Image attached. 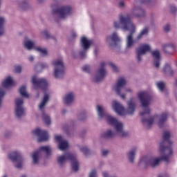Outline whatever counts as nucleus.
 <instances>
[{
  "instance_id": "51",
  "label": "nucleus",
  "mask_w": 177,
  "mask_h": 177,
  "mask_svg": "<svg viewBox=\"0 0 177 177\" xmlns=\"http://www.w3.org/2000/svg\"><path fill=\"white\" fill-rule=\"evenodd\" d=\"M21 177H26V176H22Z\"/></svg>"
},
{
  "instance_id": "11",
  "label": "nucleus",
  "mask_w": 177,
  "mask_h": 177,
  "mask_svg": "<svg viewBox=\"0 0 177 177\" xmlns=\"http://www.w3.org/2000/svg\"><path fill=\"white\" fill-rule=\"evenodd\" d=\"M51 65L53 67V76L57 80L63 78L64 75V63L63 59L58 58L51 62Z\"/></svg>"
},
{
  "instance_id": "40",
  "label": "nucleus",
  "mask_w": 177,
  "mask_h": 177,
  "mask_svg": "<svg viewBox=\"0 0 177 177\" xmlns=\"http://www.w3.org/2000/svg\"><path fill=\"white\" fill-rule=\"evenodd\" d=\"M81 150L84 154L89 153V149H88V147H82Z\"/></svg>"
},
{
  "instance_id": "22",
  "label": "nucleus",
  "mask_w": 177,
  "mask_h": 177,
  "mask_svg": "<svg viewBox=\"0 0 177 177\" xmlns=\"http://www.w3.org/2000/svg\"><path fill=\"white\" fill-rule=\"evenodd\" d=\"M15 82L13 77L11 76H8L5 78L4 81L2 82V86L4 88H10L15 85Z\"/></svg>"
},
{
  "instance_id": "13",
  "label": "nucleus",
  "mask_w": 177,
  "mask_h": 177,
  "mask_svg": "<svg viewBox=\"0 0 177 177\" xmlns=\"http://www.w3.org/2000/svg\"><path fill=\"white\" fill-rule=\"evenodd\" d=\"M46 154V156H50L52 154V148L49 146L41 147L39 150L36 151L32 154V164L37 165L39 164L41 157Z\"/></svg>"
},
{
  "instance_id": "50",
  "label": "nucleus",
  "mask_w": 177,
  "mask_h": 177,
  "mask_svg": "<svg viewBox=\"0 0 177 177\" xmlns=\"http://www.w3.org/2000/svg\"><path fill=\"white\" fill-rule=\"evenodd\" d=\"M73 37H77V35L76 34H73Z\"/></svg>"
},
{
  "instance_id": "52",
  "label": "nucleus",
  "mask_w": 177,
  "mask_h": 177,
  "mask_svg": "<svg viewBox=\"0 0 177 177\" xmlns=\"http://www.w3.org/2000/svg\"><path fill=\"white\" fill-rule=\"evenodd\" d=\"M3 177H8V176H3Z\"/></svg>"
},
{
  "instance_id": "7",
  "label": "nucleus",
  "mask_w": 177,
  "mask_h": 177,
  "mask_svg": "<svg viewBox=\"0 0 177 177\" xmlns=\"http://www.w3.org/2000/svg\"><path fill=\"white\" fill-rule=\"evenodd\" d=\"M106 66H109V67H111V68L115 73H117V71H118V68L112 62H109L107 63L102 62L100 64L99 70L96 72L95 75L93 77V80L94 81V82H100V81H102L104 78V77L107 75V72L106 71V69H104V67H106Z\"/></svg>"
},
{
  "instance_id": "39",
  "label": "nucleus",
  "mask_w": 177,
  "mask_h": 177,
  "mask_svg": "<svg viewBox=\"0 0 177 177\" xmlns=\"http://www.w3.org/2000/svg\"><path fill=\"white\" fill-rule=\"evenodd\" d=\"M88 177H97V171L96 169L91 170Z\"/></svg>"
},
{
  "instance_id": "15",
  "label": "nucleus",
  "mask_w": 177,
  "mask_h": 177,
  "mask_svg": "<svg viewBox=\"0 0 177 177\" xmlns=\"http://www.w3.org/2000/svg\"><path fill=\"white\" fill-rule=\"evenodd\" d=\"M24 100L21 97H18L15 100V113L18 118H21V117H24L26 115V109L24 106Z\"/></svg>"
},
{
  "instance_id": "29",
  "label": "nucleus",
  "mask_w": 177,
  "mask_h": 177,
  "mask_svg": "<svg viewBox=\"0 0 177 177\" xmlns=\"http://www.w3.org/2000/svg\"><path fill=\"white\" fill-rule=\"evenodd\" d=\"M41 118L44 124H46V125H50V123L52 122V120L50 119V117L49 116V115L45 113H43Z\"/></svg>"
},
{
  "instance_id": "24",
  "label": "nucleus",
  "mask_w": 177,
  "mask_h": 177,
  "mask_svg": "<svg viewBox=\"0 0 177 177\" xmlns=\"http://www.w3.org/2000/svg\"><path fill=\"white\" fill-rule=\"evenodd\" d=\"M24 46L28 50H31L35 48V42L31 41L28 37H25L24 40Z\"/></svg>"
},
{
  "instance_id": "35",
  "label": "nucleus",
  "mask_w": 177,
  "mask_h": 177,
  "mask_svg": "<svg viewBox=\"0 0 177 177\" xmlns=\"http://www.w3.org/2000/svg\"><path fill=\"white\" fill-rule=\"evenodd\" d=\"M41 35L44 39H48L50 35H49V32L48 30H43L41 32Z\"/></svg>"
},
{
  "instance_id": "36",
  "label": "nucleus",
  "mask_w": 177,
  "mask_h": 177,
  "mask_svg": "<svg viewBox=\"0 0 177 177\" xmlns=\"http://www.w3.org/2000/svg\"><path fill=\"white\" fill-rule=\"evenodd\" d=\"M5 96V90L0 87V107L2 106V98Z\"/></svg>"
},
{
  "instance_id": "2",
  "label": "nucleus",
  "mask_w": 177,
  "mask_h": 177,
  "mask_svg": "<svg viewBox=\"0 0 177 177\" xmlns=\"http://www.w3.org/2000/svg\"><path fill=\"white\" fill-rule=\"evenodd\" d=\"M171 138V133L166 131L163 133L164 142L160 143L159 151L161 154V157H142L140 160V163L143 165H149L151 168H156L160 165L161 161L165 162H171V160L174 156V150L171 147H167L166 145H171L172 142L169 140Z\"/></svg>"
},
{
  "instance_id": "19",
  "label": "nucleus",
  "mask_w": 177,
  "mask_h": 177,
  "mask_svg": "<svg viewBox=\"0 0 177 177\" xmlns=\"http://www.w3.org/2000/svg\"><path fill=\"white\" fill-rule=\"evenodd\" d=\"M55 140H57L58 143V149L59 150H62V151H64V150H67L68 147H70V145H68V142L66 140H63V138L62 136H55Z\"/></svg>"
},
{
  "instance_id": "1",
  "label": "nucleus",
  "mask_w": 177,
  "mask_h": 177,
  "mask_svg": "<svg viewBox=\"0 0 177 177\" xmlns=\"http://www.w3.org/2000/svg\"><path fill=\"white\" fill-rule=\"evenodd\" d=\"M145 15V10L142 8H134L132 9L131 15H120L119 21H115L113 22V26L115 28H122L124 31H129V32H131L126 39L127 50L132 49L133 48V45H135V40H133L132 34L135 32L136 28L135 25L131 22V17H133V16L136 17H144Z\"/></svg>"
},
{
  "instance_id": "10",
  "label": "nucleus",
  "mask_w": 177,
  "mask_h": 177,
  "mask_svg": "<svg viewBox=\"0 0 177 177\" xmlns=\"http://www.w3.org/2000/svg\"><path fill=\"white\" fill-rule=\"evenodd\" d=\"M81 45L83 50L79 52L77 50L72 51L73 57H80V59H84V57L86 56V50H88V49H89L92 45V40L88 39L86 37H82L81 38Z\"/></svg>"
},
{
  "instance_id": "25",
  "label": "nucleus",
  "mask_w": 177,
  "mask_h": 177,
  "mask_svg": "<svg viewBox=\"0 0 177 177\" xmlns=\"http://www.w3.org/2000/svg\"><path fill=\"white\" fill-rule=\"evenodd\" d=\"M151 49V46H150L149 44H142L139 46L137 50L141 52V53H143L144 55H146V52H150Z\"/></svg>"
},
{
  "instance_id": "46",
  "label": "nucleus",
  "mask_w": 177,
  "mask_h": 177,
  "mask_svg": "<svg viewBox=\"0 0 177 177\" xmlns=\"http://www.w3.org/2000/svg\"><path fill=\"white\" fill-rule=\"evenodd\" d=\"M107 154H109V151L108 150L102 151V156H107Z\"/></svg>"
},
{
  "instance_id": "34",
  "label": "nucleus",
  "mask_w": 177,
  "mask_h": 177,
  "mask_svg": "<svg viewBox=\"0 0 177 177\" xmlns=\"http://www.w3.org/2000/svg\"><path fill=\"white\" fill-rule=\"evenodd\" d=\"M156 86L158 89H159L160 92H162V91H164V88L165 87V84L162 82H159L156 83Z\"/></svg>"
},
{
  "instance_id": "14",
  "label": "nucleus",
  "mask_w": 177,
  "mask_h": 177,
  "mask_svg": "<svg viewBox=\"0 0 177 177\" xmlns=\"http://www.w3.org/2000/svg\"><path fill=\"white\" fill-rule=\"evenodd\" d=\"M8 158L15 162L16 168H18V169L23 168V162L24 161V158H23V154L20 151H14L8 154Z\"/></svg>"
},
{
  "instance_id": "8",
  "label": "nucleus",
  "mask_w": 177,
  "mask_h": 177,
  "mask_svg": "<svg viewBox=\"0 0 177 177\" xmlns=\"http://www.w3.org/2000/svg\"><path fill=\"white\" fill-rule=\"evenodd\" d=\"M69 160L71 161V164L72 165V169L77 172L80 167V163H78V160H77V156L74 154H71L70 153H66L63 155H60L57 158V162L60 167L66 164V161Z\"/></svg>"
},
{
  "instance_id": "49",
  "label": "nucleus",
  "mask_w": 177,
  "mask_h": 177,
  "mask_svg": "<svg viewBox=\"0 0 177 177\" xmlns=\"http://www.w3.org/2000/svg\"><path fill=\"white\" fill-rule=\"evenodd\" d=\"M173 8H174V9L171 10V12H175V7H173Z\"/></svg>"
},
{
  "instance_id": "5",
  "label": "nucleus",
  "mask_w": 177,
  "mask_h": 177,
  "mask_svg": "<svg viewBox=\"0 0 177 177\" xmlns=\"http://www.w3.org/2000/svg\"><path fill=\"white\" fill-rule=\"evenodd\" d=\"M112 107L115 113H117L118 115H125L127 114H129V115H132V114L135 113V109L136 106L133 102V100H130L128 102V107L125 111L124 106H122V104H121L120 102L117 100H114L112 102Z\"/></svg>"
},
{
  "instance_id": "18",
  "label": "nucleus",
  "mask_w": 177,
  "mask_h": 177,
  "mask_svg": "<svg viewBox=\"0 0 177 177\" xmlns=\"http://www.w3.org/2000/svg\"><path fill=\"white\" fill-rule=\"evenodd\" d=\"M106 44H108L109 46H113V45H117L118 42H121V41H122V39L118 37V35L115 32H114L111 35L106 37Z\"/></svg>"
},
{
  "instance_id": "26",
  "label": "nucleus",
  "mask_w": 177,
  "mask_h": 177,
  "mask_svg": "<svg viewBox=\"0 0 177 177\" xmlns=\"http://www.w3.org/2000/svg\"><path fill=\"white\" fill-rule=\"evenodd\" d=\"M2 3V1L0 0V6ZM6 23V19L3 17H0V35H3V32H5V29L3 26Z\"/></svg>"
},
{
  "instance_id": "23",
  "label": "nucleus",
  "mask_w": 177,
  "mask_h": 177,
  "mask_svg": "<svg viewBox=\"0 0 177 177\" xmlns=\"http://www.w3.org/2000/svg\"><path fill=\"white\" fill-rule=\"evenodd\" d=\"M138 151V148L133 147L132 148L127 154V157L131 164H133L135 162V157L136 156V152Z\"/></svg>"
},
{
  "instance_id": "33",
  "label": "nucleus",
  "mask_w": 177,
  "mask_h": 177,
  "mask_svg": "<svg viewBox=\"0 0 177 177\" xmlns=\"http://www.w3.org/2000/svg\"><path fill=\"white\" fill-rule=\"evenodd\" d=\"M13 71L17 74H21V73L23 71V67H21L20 65L15 66Z\"/></svg>"
},
{
  "instance_id": "6",
  "label": "nucleus",
  "mask_w": 177,
  "mask_h": 177,
  "mask_svg": "<svg viewBox=\"0 0 177 177\" xmlns=\"http://www.w3.org/2000/svg\"><path fill=\"white\" fill-rule=\"evenodd\" d=\"M138 98L139 99L142 111H140V115L145 117V115H149L150 114V102L151 101V97L147 91H139L137 93Z\"/></svg>"
},
{
  "instance_id": "43",
  "label": "nucleus",
  "mask_w": 177,
  "mask_h": 177,
  "mask_svg": "<svg viewBox=\"0 0 177 177\" xmlns=\"http://www.w3.org/2000/svg\"><path fill=\"white\" fill-rule=\"evenodd\" d=\"M119 6H120V8H124L125 7V3H124V1H120L119 3Z\"/></svg>"
},
{
  "instance_id": "28",
  "label": "nucleus",
  "mask_w": 177,
  "mask_h": 177,
  "mask_svg": "<svg viewBox=\"0 0 177 177\" xmlns=\"http://www.w3.org/2000/svg\"><path fill=\"white\" fill-rule=\"evenodd\" d=\"M175 49V46L171 43H168L162 45V50L167 53L169 50H174Z\"/></svg>"
},
{
  "instance_id": "42",
  "label": "nucleus",
  "mask_w": 177,
  "mask_h": 177,
  "mask_svg": "<svg viewBox=\"0 0 177 177\" xmlns=\"http://www.w3.org/2000/svg\"><path fill=\"white\" fill-rule=\"evenodd\" d=\"M40 67H41L42 69L48 68V67H49V65H48V64L46 63H44L40 65Z\"/></svg>"
},
{
  "instance_id": "31",
  "label": "nucleus",
  "mask_w": 177,
  "mask_h": 177,
  "mask_svg": "<svg viewBox=\"0 0 177 177\" xmlns=\"http://www.w3.org/2000/svg\"><path fill=\"white\" fill-rule=\"evenodd\" d=\"M149 34V28H145L141 30L140 34L137 37V39H140L142 37H145V35H147Z\"/></svg>"
},
{
  "instance_id": "3",
  "label": "nucleus",
  "mask_w": 177,
  "mask_h": 177,
  "mask_svg": "<svg viewBox=\"0 0 177 177\" xmlns=\"http://www.w3.org/2000/svg\"><path fill=\"white\" fill-rule=\"evenodd\" d=\"M96 111L98 115V118L102 120L104 118L109 124L113 127L114 131L111 129H108L101 133V138L104 139H112V138H115V136H119V138H125L128 136V133L124 130V124L116 118L111 116L106 113L104 111V107L102 105L96 106Z\"/></svg>"
},
{
  "instance_id": "12",
  "label": "nucleus",
  "mask_w": 177,
  "mask_h": 177,
  "mask_svg": "<svg viewBox=\"0 0 177 177\" xmlns=\"http://www.w3.org/2000/svg\"><path fill=\"white\" fill-rule=\"evenodd\" d=\"M167 118H168V113H163L160 115H156L153 117L149 118V120L142 118V122L145 127H147V128H150V126L153 124V121H158V124L159 127H162V124L167 121Z\"/></svg>"
},
{
  "instance_id": "27",
  "label": "nucleus",
  "mask_w": 177,
  "mask_h": 177,
  "mask_svg": "<svg viewBox=\"0 0 177 177\" xmlns=\"http://www.w3.org/2000/svg\"><path fill=\"white\" fill-rule=\"evenodd\" d=\"M19 92L21 95V96H23V97H26V99H28L30 97V95H28V93H27V88L26 86H22L19 88Z\"/></svg>"
},
{
  "instance_id": "20",
  "label": "nucleus",
  "mask_w": 177,
  "mask_h": 177,
  "mask_svg": "<svg viewBox=\"0 0 177 177\" xmlns=\"http://www.w3.org/2000/svg\"><path fill=\"white\" fill-rule=\"evenodd\" d=\"M151 55L153 57V66L158 68L160 67V62H161V53L158 50H154L151 52Z\"/></svg>"
},
{
  "instance_id": "9",
  "label": "nucleus",
  "mask_w": 177,
  "mask_h": 177,
  "mask_svg": "<svg viewBox=\"0 0 177 177\" xmlns=\"http://www.w3.org/2000/svg\"><path fill=\"white\" fill-rule=\"evenodd\" d=\"M125 85H127V81L125 79L124 77H120L118 80L117 84H115L113 87V89L117 95L121 97V99H125L127 95H132V93H133V90L129 87L124 88V93H122L121 91H122V88L123 86H125Z\"/></svg>"
},
{
  "instance_id": "44",
  "label": "nucleus",
  "mask_w": 177,
  "mask_h": 177,
  "mask_svg": "<svg viewBox=\"0 0 177 177\" xmlns=\"http://www.w3.org/2000/svg\"><path fill=\"white\" fill-rule=\"evenodd\" d=\"M164 30H165V31H166V32H168V31H169V25H166L164 27Z\"/></svg>"
},
{
  "instance_id": "47",
  "label": "nucleus",
  "mask_w": 177,
  "mask_h": 177,
  "mask_svg": "<svg viewBox=\"0 0 177 177\" xmlns=\"http://www.w3.org/2000/svg\"><path fill=\"white\" fill-rule=\"evenodd\" d=\"M158 177H169L167 174H162L158 176Z\"/></svg>"
},
{
  "instance_id": "16",
  "label": "nucleus",
  "mask_w": 177,
  "mask_h": 177,
  "mask_svg": "<svg viewBox=\"0 0 177 177\" xmlns=\"http://www.w3.org/2000/svg\"><path fill=\"white\" fill-rule=\"evenodd\" d=\"M53 13H57L59 19H66L67 16H70L73 13V8L68 6H64L57 10H54Z\"/></svg>"
},
{
  "instance_id": "30",
  "label": "nucleus",
  "mask_w": 177,
  "mask_h": 177,
  "mask_svg": "<svg viewBox=\"0 0 177 177\" xmlns=\"http://www.w3.org/2000/svg\"><path fill=\"white\" fill-rule=\"evenodd\" d=\"M35 50L39 52L41 56H48V50L46 48H42L41 47H36Z\"/></svg>"
},
{
  "instance_id": "32",
  "label": "nucleus",
  "mask_w": 177,
  "mask_h": 177,
  "mask_svg": "<svg viewBox=\"0 0 177 177\" xmlns=\"http://www.w3.org/2000/svg\"><path fill=\"white\" fill-rule=\"evenodd\" d=\"M163 71L164 73H165V74H169V75H171L174 71H172V68H171V65L169 64H166L163 68Z\"/></svg>"
},
{
  "instance_id": "21",
  "label": "nucleus",
  "mask_w": 177,
  "mask_h": 177,
  "mask_svg": "<svg viewBox=\"0 0 177 177\" xmlns=\"http://www.w3.org/2000/svg\"><path fill=\"white\" fill-rule=\"evenodd\" d=\"M74 97H75L74 93L69 92L63 97V102L65 104L70 106V104H73V103H74Z\"/></svg>"
},
{
  "instance_id": "17",
  "label": "nucleus",
  "mask_w": 177,
  "mask_h": 177,
  "mask_svg": "<svg viewBox=\"0 0 177 177\" xmlns=\"http://www.w3.org/2000/svg\"><path fill=\"white\" fill-rule=\"evenodd\" d=\"M35 136H37L38 142H46L49 139V134L46 131H42L40 129H36L32 131Z\"/></svg>"
},
{
  "instance_id": "37",
  "label": "nucleus",
  "mask_w": 177,
  "mask_h": 177,
  "mask_svg": "<svg viewBox=\"0 0 177 177\" xmlns=\"http://www.w3.org/2000/svg\"><path fill=\"white\" fill-rule=\"evenodd\" d=\"M143 55H145V54H143V53L137 50V60L138 62H140L142 61Z\"/></svg>"
},
{
  "instance_id": "41",
  "label": "nucleus",
  "mask_w": 177,
  "mask_h": 177,
  "mask_svg": "<svg viewBox=\"0 0 177 177\" xmlns=\"http://www.w3.org/2000/svg\"><path fill=\"white\" fill-rule=\"evenodd\" d=\"M83 71H84L85 73H89V70H91V68L89 67V66L86 65L82 68Z\"/></svg>"
},
{
  "instance_id": "48",
  "label": "nucleus",
  "mask_w": 177,
  "mask_h": 177,
  "mask_svg": "<svg viewBox=\"0 0 177 177\" xmlns=\"http://www.w3.org/2000/svg\"><path fill=\"white\" fill-rule=\"evenodd\" d=\"M39 3H42L44 2V0H36Z\"/></svg>"
},
{
  "instance_id": "38",
  "label": "nucleus",
  "mask_w": 177,
  "mask_h": 177,
  "mask_svg": "<svg viewBox=\"0 0 177 177\" xmlns=\"http://www.w3.org/2000/svg\"><path fill=\"white\" fill-rule=\"evenodd\" d=\"M19 5L21 8H27V6H28V0H24L21 1Z\"/></svg>"
},
{
  "instance_id": "4",
  "label": "nucleus",
  "mask_w": 177,
  "mask_h": 177,
  "mask_svg": "<svg viewBox=\"0 0 177 177\" xmlns=\"http://www.w3.org/2000/svg\"><path fill=\"white\" fill-rule=\"evenodd\" d=\"M32 84L36 88H41L42 91L47 92L44 93V95L38 106L39 110H40V111H44L50 97V91L48 88V82H46V80L45 79L38 78L37 76H32Z\"/></svg>"
},
{
  "instance_id": "45",
  "label": "nucleus",
  "mask_w": 177,
  "mask_h": 177,
  "mask_svg": "<svg viewBox=\"0 0 177 177\" xmlns=\"http://www.w3.org/2000/svg\"><path fill=\"white\" fill-rule=\"evenodd\" d=\"M28 60H29V62H34V56L30 55L28 57Z\"/></svg>"
}]
</instances>
